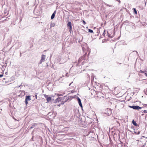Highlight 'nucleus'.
Listing matches in <instances>:
<instances>
[{
  "mask_svg": "<svg viewBox=\"0 0 147 147\" xmlns=\"http://www.w3.org/2000/svg\"><path fill=\"white\" fill-rule=\"evenodd\" d=\"M104 114L106 115L107 116H110L112 113L111 110L108 108L105 109L104 111Z\"/></svg>",
  "mask_w": 147,
  "mask_h": 147,
  "instance_id": "1",
  "label": "nucleus"
},
{
  "mask_svg": "<svg viewBox=\"0 0 147 147\" xmlns=\"http://www.w3.org/2000/svg\"><path fill=\"white\" fill-rule=\"evenodd\" d=\"M129 107L134 110H138L140 109H141L142 108V107H140L138 106L137 105H133L131 106H129Z\"/></svg>",
  "mask_w": 147,
  "mask_h": 147,
  "instance_id": "2",
  "label": "nucleus"
},
{
  "mask_svg": "<svg viewBox=\"0 0 147 147\" xmlns=\"http://www.w3.org/2000/svg\"><path fill=\"white\" fill-rule=\"evenodd\" d=\"M46 58V55H44L43 54H42L41 57V59L40 61L38 63V64H40L43 62L45 61Z\"/></svg>",
  "mask_w": 147,
  "mask_h": 147,
  "instance_id": "3",
  "label": "nucleus"
},
{
  "mask_svg": "<svg viewBox=\"0 0 147 147\" xmlns=\"http://www.w3.org/2000/svg\"><path fill=\"white\" fill-rule=\"evenodd\" d=\"M67 26L70 32H71V31H72L71 23L70 22H69L67 24Z\"/></svg>",
  "mask_w": 147,
  "mask_h": 147,
  "instance_id": "4",
  "label": "nucleus"
},
{
  "mask_svg": "<svg viewBox=\"0 0 147 147\" xmlns=\"http://www.w3.org/2000/svg\"><path fill=\"white\" fill-rule=\"evenodd\" d=\"M69 98H67L66 96H65L63 97V100L62 101V103L61 104H63L64 103L66 102L69 99Z\"/></svg>",
  "mask_w": 147,
  "mask_h": 147,
  "instance_id": "5",
  "label": "nucleus"
},
{
  "mask_svg": "<svg viewBox=\"0 0 147 147\" xmlns=\"http://www.w3.org/2000/svg\"><path fill=\"white\" fill-rule=\"evenodd\" d=\"M44 96L46 98L47 102H49L51 100L52 98L51 97H49L48 95L45 94Z\"/></svg>",
  "mask_w": 147,
  "mask_h": 147,
  "instance_id": "6",
  "label": "nucleus"
},
{
  "mask_svg": "<svg viewBox=\"0 0 147 147\" xmlns=\"http://www.w3.org/2000/svg\"><path fill=\"white\" fill-rule=\"evenodd\" d=\"M86 53L83 55V56L82 57H81V58H80L79 59L78 61H81L82 60V59L84 60H85L86 58Z\"/></svg>",
  "mask_w": 147,
  "mask_h": 147,
  "instance_id": "7",
  "label": "nucleus"
},
{
  "mask_svg": "<svg viewBox=\"0 0 147 147\" xmlns=\"http://www.w3.org/2000/svg\"><path fill=\"white\" fill-rule=\"evenodd\" d=\"M31 100V98H30V96H26V97L25 100L27 101L30 100Z\"/></svg>",
  "mask_w": 147,
  "mask_h": 147,
  "instance_id": "8",
  "label": "nucleus"
},
{
  "mask_svg": "<svg viewBox=\"0 0 147 147\" xmlns=\"http://www.w3.org/2000/svg\"><path fill=\"white\" fill-rule=\"evenodd\" d=\"M56 13V11L55 10L54 12L53 13L52 15V16H51V19L52 20L54 18L55 16V14Z\"/></svg>",
  "mask_w": 147,
  "mask_h": 147,
  "instance_id": "9",
  "label": "nucleus"
},
{
  "mask_svg": "<svg viewBox=\"0 0 147 147\" xmlns=\"http://www.w3.org/2000/svg\"><path fill=\"white\" fill-rule=\"evenodd\" d=\"M62 98L61 97H58L55 100V101L57 102H59V101H61L62 100Z\"/></svg>",
  "mask_w": 147,
  "mask_h": 147,
  "instance_id": "10",
  "label": "nucleus"
},
{
  "mask_svg": "<svg viewBox=\"0 0 147 147\" xmlns=\"http://www.w3.org/2000/svg\"><path fill=\"white\" fill-rule=\"evenodd\" d=\"M37 125V124L36 123H34L33 124H32V126L30 127V129H31L34 127L36 126Z\"/></svg>",
  "mask_w": 147,
  "mask_h": 147,
  "instance_id": "11",
  "label": "nucleus"
},
{
  "mask_svg": "<svg viewBox=\"0 0 147 147\" xmlns=\"http://www.w3.org/2000/svg\"><path fill=\"white\" fill-rule=\"evenodd\" d=\"M132 123L134 126H137L138 125V124L136 123V121H135L134 120L132 121Z\"/></svg>",
  "mask_w": 147,
  "mask_h": 147,
  "instance_id": "12",
  "label": "nucleus"
},
{
  "mask_svg": "<svg viewBox=\"0 0 147 147\" xmlns=\"http://www.w3.org/2000/svg\"><path fill=\"white\" fill-rule=\"evenodd\" d=\"M133 9L134 10V13L137 14V11H136V9L135 8H133Z\"/></svg>",
  "mask_w": 147,
  "mask_h": 147,
  "instance_id": "13",
  "label": "nucleus"
},
{
  "mask_svg": "<svg viewBox=\"0 0 147 147\" xmlns=\"http://www.w3.org/2000/svg\"><path fill=\"white\" fill-rule=\"evenodd\" d=\"M105 4L107 5V6H108L109 7H113V5H109V4H108L106 3H105Z\"/></svg>",
  "mask_w": 147,
  "mask_h": 147,
  "instance_id": "14",
  "label": "nucleus"
},
{
  "mask_svg": "<svg viewBox=\"0 0 147 147\" xmlns=\"http://www.w3.org/2000/svg\"><path fill=\"white\" fill-rule=\"evenodd\" d=\"M147 72V71L146 70H144V71H142V70H140V71H139V72L141 73H144L145 72Z\"/></svg>",
  "mask_w": 147,
  "mask_h": 147,
  "instance_id": "15",
  "label": "nucleus"
},
{
  "mask_svg": "<svg viewBox=\"0 0 147 147\" xmlns=\"http://www.w3.org/2000/svg\"><path fill=\"white\" fill-rule=\"evenodd\" d=\"M88 31L90 32V33H93V30H91V29H88Z\"/></svg>",
  "mask_w": 147,
  "mask_h": 147,
  "instance_id": "16",
  "label": "nucleus"
},
{
  "mask_svg": "<svg viewBox=\"0 0 147 147\" xmlns=\"http://www.w3.org/2000/svg\"><path fill=\"white\" fill-rule=\"evenodd\" d=\"M78 103H79V105L82 108V103H81V102H78Z\"/></svg>",
  "mask_w": 147,
  "mask_h": 147,
  "instance_id": "17",
  "label": "nucleus"
},
{
  "mask_svg": "<svg viewBox=\"0 0 147 147\" xmlns=\"http://www.w3.org/2000/svg\"><path fill=\"white\" fill-rule=\"evenodd\" d=\"M77 100H78V103L81 102V100L79 97H77Z\"/></svg>",
  "mask_w": 147,
  "mask_h": 147,
  "instance_id": "18",
  "label": "nucleus"
},
{
  "mask_svg": "<svg viewBox=\"0 0 147 147\" xmlns=\"http://www.w3.org/2000/svg\"><path fill=\"white\" fill-rule=\"evenodd\" d=\"M134 133H135L136 134H140V131H138V132L137 131H134Z\"/></svg>",
  "mask_w": 147,
  "mask_h": 147,
  "instance_id": "19",
  "label": "nucleus"
},
{
  "mask_svg": "<svg viewBox=\"0 0 147 147\" xmlns=\"http://www.w3.org/2000/svg\"><path fill=\"white\" fill-rule=\"evenodd\" d=\"M144 92L145 94L147 95V88L146 89V90H144Z\"/></svg>",
  "mask_w": 147,
  "mask_h": 147,
  "instance_id": "20",
  "label": "nucleus"
},
{
  "mask_svg": "<svg viewBox=\"0 0 147 147\" xmlns=\"http://www.w3.org/2000/svg\"><path fill=\"white\" fill-rule=\"evenodd\" d=\"M82 22L83 23V24L84 25H85V24H86V22H85V21H84V20H82Z\"/></svg>",
  "mask_w": 147,
  "mask_h": 147,
  "instance_id": "21",
  "label": "nucleus"
},
{
  "mask_svg": "<svg viewBox=\"0 0 147 147\" xmlns=\"http://www.w3.org/2000/svg\"><path fill=\"white\" fill-rule=\"evenodd\" d=\"M54 26V25H53V24H51L50 25L51 27H53V26Z\"/></svg>",
  "mask_w": 147,
  "mask_h": 147,
  "instance_id": "22",
  "label": "nucleus"
},
{
  "mask_svg": "<svg viewBox=\"0 0 147 147\" xmlns=\"http://www.w3.org/2000/svg\"><path fill=\"white\" fill-rule=\"evenodd\" d=\"M25 103L26 105H27V104L28 103V101L26 100H25Z\"/></svg>",
  "mask_w": 147,
  "mask_h": 147,
  "instance_id": "23",
  "label": "nucleus"
},
{
  "mask_svg": "<svg viewBox=\"0 0 147 147\" xmlns=\"http://www.w3.org/2000/svg\"><path fill=\"white\" fill-rule=\"evenodd\" d=\"M116 1H118L119 2V4L121 3V1L120 0H116Z\"/></svg>",
  "mask_w": 147,
  "mask_h": 147,
  "instance_id": "24",
  "label": "nucleus"
},
{
  "mask_svg": "<svg viewBox=\"0 0 147 147\" xmlns=\"http://www.w3.org/2000/svg\"><path fill=\"white\" fill-rule=\"evenodd\" d=\"M105 30H104V32L103 33V34L104 35V36H105Z\"/></svg>",
  "mask_w": 147,
  "mask_h": 147,
  "instance_id": "25",
  "label": "nucleus"
},
{
  "mask_svg": "<svg viewBox=\"0 0 147 147\" xmlns=\"http://www.w3.org/2000/svg\"><path fill=\"white\" fill-rule=\"evenodd\" d=\"M3 76V74H0V78H1Z\"/></svg>",
  "mask_w": 147,
  "mask_h": 147,
  "instance_id": "26",
  "label": "nucleus"
},
{
  "mask_svg": "<svg viewBox=\"0 0 147 147\" xmlns=\"http://www.w3.org/2000/svg\"><path fill=\"white\" fill-rule=\"evenodd\" d=\"M143 112L144 113H147V111L146 110H144Z\"/></svg>",
  "mask_w": 147,
  "mask_h": 147,
  "instance_id": "27",
  "label": "nucleus"
},
{
  "mask_svg": "<svg viewBox=\"0 0 147 147\" xmlns=\"http://www.w3.org/2000/svg\"><path fill=\"white\" fill-rule=\"evenodd\" d=\"M145 74H144V75L146 76H147V73H146V72H145Z\"/></svg>",
  "mask_w": 147,
  "mask_h": 147,
  "instance_id": "28",
  "label": "nucleus"
},
{
  "mask_svg": "<svg viewBox=\"0 0 147 147\" xmlns=\"http://www.w3.org/2000/svg\"><path fill=\"white\" fill-rule=\"evenodd\" d=\"M108 36H109V37H110V38H112L111 36H110V35H108Z\"/></svg>",
  "mask_w": 147,
  "mask_h": 147,
  "instance_id": "29",
  "label": "nucleus"
},
{
  "mask_svg": "<svg viewBox=\"0 0 147 147\" xmlns=\"http://www.w3.org/2000/svg\"><path fill=\"white\" fill-rule=\"evenodd\" d=\"M136 51V53H137L138 54V52H137V51Z\"/></svg>",
  "mask_w": 147,
  "mask_h": 147,
  "instance_id": "30",
  "label": "nucleus"
},
{
  "mask_svg": "<svg viewBox=\"0 0 147 147\" xmlns=\"http://www.w3.org/2000/svg\"><path fill=\"white\" fill-rule=\"evenodd\" d=\"M21 53H20V57L21 56Z\"/></svg>",
  "mask_w": 147,
  "mask_h": 147,
  "instance_id": "31",
  "label": "nucleus"
},
{
  "mask_svg": "<svg viewBox=\"0 0 147 147\" xmlns=\"http://www.w3.org/2000/svg\"><path fill=\"white\" fill-rule=\"evenodd\" d=\"M2 111V109H0V112H1V111Z\"/></svg>",
  "mask_w": 147,
  "mask_h": 147,
  "instance_id": "32",
  "label": "nucleus"
},
{
  "mask_svg": "<svg viewBox=\"0 0 147 147\" xmlns=\"http://www.w3.org/2000/svg\"><path fill=\"white\" fill-rule=\"evenodd\" d=\"M61 95H61V94H60V95H59V94H58V96H61Z\"/></svg>",
  "mask_w": 147,
  "mask_h": 147,
  "instance_id": "33",
  "label": "nucleus"
},
{
  "mask_svg": "<svg viewBox=\"0 0 147 147\" xmlns=\"http://www.w3.org/2000/svg\"><path fill=\"white\" fill-rule=\"evenodd\" d=\"M144 115V114H142V116H143V115Z\"/></svg>",
  "mask_w": 147,
  "mask_h": 147,
  "instance_id": "34",
  "label": "nucleus"
},
{
  "mask_svg": "<svg viewBox=\"0 0 147 147\" xmlns=\"http://www.w3.org/2000/svg\"><path fill=\"white\" fill-rule=\"evenodd\" d=\"M71 83L69 84V86H70L71 85Z\"/></svg>",
  "mask_w": 147,
  "mask_h": 147,
  "instance_id": "35",
  "label": "nucleus"
},
{
  "mask_svg": "<svg viewBox=\"0 0 147 147\" xmlns=\"http://www.w3.org/2000/svg\"><path fill=\"white\" fill-rule=\"evenodd\" d=\"M31 139H32V140H33V137H32V138Z\"/></svg>",
  "mask_w": 147,
  "mask_h": 147,
  "instance_id": "36",
  "label": "nucleus"
},
{
  "mask_svg": "<svg viewBox=\"0 0 147 147\" xmlns=\"http://www.w3.org/2000/svg\"><path fill=\"white\" fill-rule=\"evenodd\" d=\"M144 145H143V146L142 147H144Z\"/></svg>",
  "mask_w": 147,
  "mask_h": 147,
  "instance_id": "37",
  "label": "nucleus"
},
{
  "mask_svg": "<svg viewBox=\"0 0 147 147\" xmlns=\"http://www.w3.org/2000/svg\"><path fill=\"white\" fill-rule=\"evenodd\" d=\"M104 42V41H103V40H102V42Z\"/></svg>",
  "mask_w": 147,
  "mask_h": 147,
  "instance_id": "38",
  "label": "nucleus"
},
{
  "mask_svg": "<svg viewBox=\"0 0 147 147\" xmlns=\"http://www.w3.org/2000/svg\"><path fill=\"white\" fill-rule=\"evenodd\" d=\"M146 70H147V67H146Z\"/></svg>",
  "mask_w": 147,
  "mask_h": 147,
  "instance_id": "39",
  "label": "nucleus"
},
{
  "mask_svg": "<svg viewBox=\"0 0 147 147\" xmlns=\"http://www.w3.org/2000/svg\"><path fill=\"white\" fill-rule=\"evenodd\" d=\"M117 122L118 123H119V122H118V121H117Z\"/></svg>",
  "mask_w": 147,
  "mask_h": 147,
  "instance_id": "40",
  "label": "nucleus"
},
{
  "mask_svg": "<svg viewBox=\"0 0 147 147\" xmlns=\"http://www.w3.org/2000/svg\"><path fill=\"white\" fill-rule=\"evenodd\" d=\"M117 122L118 123H119V122H118V121H117Z\"/></svg>",
  "mask_w": 147,
  "mask_h": 147,
  "instance_id": "41",
  "label": "nucleus"
},
{
  "mask_svg": "<svg viewBox=\"0 0 147 147\" xmlns=\"http://www.w3.org/2000/svg\"><path fill=\"white\" fill-rule=\"evenodd\" d=\"M117 122L118 123H119V122H118V121H117Z\"/></svg>",
  "mask_w": 147,
  "mask_h": 147,
  "instance_id": "42",
  "label": "nucleus"
},
{
  "mask_svg": "<svg viewBox=\"0 0 147 147\" xmlns=\"http://www.w3.org/2000/svg\"><path fill=\"white\" fill-rule=\"evenodd\" d=\"M44 51H46V50H45Z\"/></svg>",
  "mask_w": 147,
  "mask_h": 147,
  "instance_id": "43",
  "label": "nucleus"
},
{
  "mask_svg": "<svg viewBox=\"0 0 147 147\" xmlns=\"http://www.w3.org/2000/svg\"><path fill=\"white\" fill-rule=\"evenodd\" d=\"M36 96H37V95H36Z\"/></svg>",
  "mask_w": 147,
  "mask_h": 147,
  "instance_id": "44",
  "label": "nucleus"
},
{
  "mask_svg": "<svg viewBox=\"0 0 147 147\" xmlns=\"http://www.w3.org/2000/svg\"><path fill=\"white\" fill-rule=\"evenodd\" d=\"M20 86H19V87H20Z\"/></svg>",
  "mask_w": 147,
  "mask_h": 147,
  "instance_id": "45",
  "label": "nucleus"
},
{
  "mask_svg": "<svg viewBox=\"0 0 147 147\" xmlns=\"http://www.w3.org/2000/svg\"><path fill=\"white\" fill-rule=\"evenodd\" d=\"M146 142H147V141H146Z\"/></svg>",
  "mask_w": 147,
  "mask_h": 147,
  "instance_id": "46",
  "label": "nucleus"
}]
</instances>
